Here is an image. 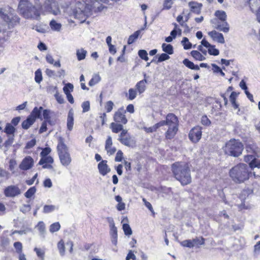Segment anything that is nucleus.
Segmentation results:
<instances>
[{
	"label": "nucleus",
	"instance_id": "f257e3e1",
	"mask_svg": "<svg viewBox=\"0 0 260 260\" xmlns=\"http://www.w3.org/2000/svg\"><path fill=\"white\" fill-rule=\"evenodd\" d=\"M18 10L19 13L24 18H33L38 20L41 14H43V9L41 3L35 2V5L29 1L22 0L19 2Z\"/></svg>",
	"mask_w": 260,
	"mask_h": 260
},
{
	"label": "nucleus",
	"instance_id": "f03ea898",
	"mask_svg": "<svg viewBox=\"0 0 260 260\" xmlns=\"http://www.w3.org/2000/svg\"><path fill=\"white\" fill-rule=\"evenodd\" d=\"M173 176L182 185L189 184L191 181L190 171L187 164L183 162H176L172 165Z\"/></svg>",
	"mask_w": 260,
	"mask_h": 260
},
{
	"label": "nucleus",
	"instance_id": "7ed1b4c3",
	"mask_svg": "<svg viewBox=\"0 0 260 260\" xmlns=\"http://www.w3.org/2000/svg\"><path fill=\"white\" fill-rule=\"evenodd\" d=\"M164 125L168 126L166 132V138L168 139H172L178 130V118L173 113H169L167 115L165 120L160 121L151 127L153 132H155L158 128Z\"/></svg>",
	"mask_w": 260,
	"mask_h": 260
},
{
	"label": "nucleus",
	"instance_id": "20e7f679",
	"mask_svg": "<svg viewBox=\"0 0 260 260\" xmlns=\"http://www.w3.org/2000/svg\"><path fill=\"white\" fill-rule=\"evenodd\" d=\"M164 125L168 126L166 132V138L168 139H172L178 130V118L173 113H169L167 115L165 120L160 121L151 127L153 132H155L158 128Z\"/></svg>",
	"mask_w": 260,
	"mask_h": 260
},
{
	"label": "nucleus",
	"instance_id": "39448f33",
	"mask_svg": "<svg viewBox=\"0 0 260 260\" xmlns=\"http://www.w3.org/2000/svg\"><path fill=\"white\" fill-rule=\"evenodd\" d=\"M164 125L168 126L166 132V138L168 139H172L178 130V118L173 113H169L167 115L165 120L160 121L151 127L153 132H155L158 128Z\"/></svg>",
	"mask_w": 260,
	"mask_h": 260
},
{
	"label": "nucleus",
	"instance_id": "423d86ee",
	"mask_svg": "<svg viewBox=\"0 0 260 260\" xmlns=\"http://www.w3.org/2000/svg\"><path fill=\"white\" fill-rule=\"evenodd\" d=\"M229 176L235 183L244 182L249 178L247 165L245 164H239L233 167L229 171Z\"/></svg>",
	"mask_w": 260,
	"mask_h": 260
},
{
	"label": "nucleus",
	"instance_id": "0eeeda50",
	"mask_svg": "<svg viewBox=\"0 0 260 260\" xmlns=\"http://www.w3.org/2000/svg\"><path fill=\"white\" fill-rule=\"evenodd\" d=\"M15 11L7 6L0 8V17L9 25L13 26L19 23L20 18L15 14Z\"/></svg>",
	"mask_w": 260,
	"mask_h": 260
},
{
	"label": "nucleus",
	"instance_id": "6e6552de",
	"mask_svg": "<svg viewBox=\"0 0 260 260\" xmlns=\"http://www.w3.org/2000/svg\"><path fill=\"white\" fill-rule=\"evenodd\" d=\"M225 153L228 155L237 157L242 154L243 145L239 140L231 139L226 143L223 148Z\"/></svg>",
	"mask_w": 260,
	"mask_h": 260
},
{
	"label": "nucleus",
	"instance_id": "1a4fd4ad",
	"mask_svg": "<svg viewBox=\"0 0 260 260\" xmlns=\"http://www.w3.org/2000/svg\"><path fill=\"white\" fill-rule=\"evenodd\" d=\"M57 149L60 163L64 167L68 166L72 161V158L68 151V148L64 143L62 138L59 139Z\"/></svg>",
	"mask_w": 260,
	"mask_h": 260
},
{
	"label": "nucleus",
	"instance_id": "9d476101",
	"mask_svg": "<svg viewBox=\"0 0 260 260\" xmlns=\"http://www.w3.org/2000/svg\"><path fill=\"white\" fill-rule=\"evenodd\" d=\"M42 7L43 14L45 12H48L57 15L60 13L58 4L55 0H46Z\"/></svg>",
	"mask_w": 260,
	"mask_h": 260
},
{
	"label": "nucleus",
	"instance_id": "9b49d317",
	"mask_svg": "<svg viewBox=\"0 0 260 260\" xmlns=\"http://www.w3.org/2000/svg\"><path fill=\"white\" fill-rule=\"evenodd\" d=\"M107 220L109 224L110 235L111 236V240L113 244L116 246L117 244V229L115 225L114 221L113 218L108 217Z\"/></svg>",
	"mask_w": 260,
	"mask_h": 260
},
{
	"label": "nucleus",
	"instance_id": "f8f14e48",
	"mask_svg": "<svg viewBox=\"0 0 260 260\" xmlns=\"http://www.w3.org/2000/svg\"><path fill=\"white\" fill-rule=\"evenodd\" d=\"M202 135V127L200 126H197L190 131L188 137L192 142L196 143L201 139Z\"/></svg>",
	"mask_w": 260,
	"mask_h": 260
},
{
	"label": "nucleus",
	"instance_id": "ddd939ff",
	"mask_svg": "<svg viewBox=\"0 0 260 260\" xmlns=\"http://www.w3.org/2000/svg\"><path fill=\"white\" fill-rule=\"evenodd\" d=\"M211 23L213 24V26L215 28L220 31L225 33L229 31L230 27L227 22H224V23H222L216 18L211 20Z\"/></svg>",
	"mask_w": 260,
	"mask_h": 260
},
{
	"label": "nucleus",
	"instance_id": "4468645a",
	"mask_svg": "<svg viewBox=\"0 0 260 260\" xmlns=\"http://www.w3.org/2000/svg\"><path fill=\"white\" fill-rule=\"evenodd\" d=\"M125 113L126 111L123 108H119L114 114L113 117L114 120L117 123H120L123 124H126L127 122V120L125 115Z\"/></svg>",
	"mask_w": 260,
	"mask_h": 260
},
{
	"label": "nucleus",
	"instance_id": "2eb2a0df",
	"mask_svg": "<svg viewBox=\"0 0 260 260\" xmlns=\"http://www.w3.org/2000/svg\"><path fill=\"white\" fill-rule=\"evenodd\" d=\"M34 162L33 158L30 156H27L23 159L19 165V168L24 171L28 170L32 167Z\"/></svg>",
	"mask_w": 260,
	"mask_h": 260
},
{
	"label": "nucleus",
	"instance_id": "dca6fc26",
	"mask_svg": "<svg viewBox=\"0 0 260 260\" xmlns=\"http://www.w3.org/2000/svg\"><path fill=\"white\" fill-rule=\"evenodd\" d=\"M5 194L7 197H14L20 193L19 188L15 186H10L5 189Z\"/></svg>",
	"mask_w": 260,
	"mask_h": 260
},
{
	"label": "nucleus",
	"instance_id": "f3484780",
	"mask_svg": "<svg viewBox=\"0 0 260 260\" xmlns=\"http://www.w3.org/2000/svg\"><path fill=\"white\" fill-rule=\"evenodd\" d=\"M107 163V160H102L98 165L99 173L103 176H105L111 171Z\"/></svg>",
	"mask_w": 260,
	"mask_h": 260
},
{
	"label": "nucleus",
	"instance_id": "a211bd4d",
	"mask_svg": "<svg viewBox=\"0 0 260 260\" xmlns=\"http://www.w3.org/2000/svg\"><path fill=\"white\" fill-rule=\"evenodd\" d=\"M118 140L123 145L128 147H133L136 144L135 140L129 135L122 138H118Z\"/></svg>",
	"mask_w": 260,
	"mask_h": 260
},
{
	"label": "nucleus",
	"instance_id": "6ab92c4d",
	"mask_svg": "<svg viewBox=\"0 0 260 260\" xmlns=\"http://www.w3.org/2000/svg\"><path fill=\"white\" fill-rule=\"evenodd\" d=\"M208 35L211 37L213 40L216 41L219 43L223 44L225 42L223 35L215 30L209 32Z\"/></svg>",
	"mask_w": 260,
	"mask_h": 260
},
{
	"label": "nucleus",
	"instance_id": "aec40b11",
	"mask_svg": "<svg viewBox=\"0 0 260 260\" xmlns=\"http://www.w3.org/2000/svg\"><path fill=\"white\" fill-rule=\"evenodd\" d=\"M188 6L190 8V11L196 14H200L203 5L196 2H190L188 3Z\"/></svg>",
	"mask_w": 260,
	"mask_h": 260
},
{
	"label": "nucleus",
	"instance_id": "412c9836",
	"mask_svg": "<svg viewBox=\"0 0 260 260\" xmlns=\"http://www.w3.org/2000/svg\"><path fill=\"white\" fill-rule=\"evenodd\" d=\"M74 125V111L72 109L69 111L67 118V128L70 131L73 129Z\"/></svg>",
	"mask_w": 260,
	"mask_h": 260
},
{
	"label": "nucleus",
	"instance_id": "4be33fe9",
	"mask_svg": "<svg viewBox=\"0 0 260 260\" xmlns=\"http://www.w3.org/2000/svg\"><path fill=\"white\" fill-rule=\"evenodd\" d=\"M144 76L145 79L138 82L136 85V87L139 94L143 93L146 89V84L147 83V80L145 79L146 77V74H144Z\"/></svg>",
	"mask_w": 260,
	"mask_h": 260
},
{
	"label": "nucleus",
	"instance_id": "5701e85b",
	"mask_svg": "<svg viewBox=\"0 0 260 260\" xmlns=\"http://www.w3.org/2000/svg\"><path fill=\"white\" fill-rule=\"evenodd\" d=\"M246 150L249 153H252L256 156H258V153L260 152V149L255 144H249L246 146Z\"/></svg>",
	"mask_w": 260,
	"mask_h": 260
},
{
	"label": "nucleus",
	"instance_id": "b1692460",
	"mask_svg": "<svg viewBox=\"0 0 260 260\" xmlns=\"http://www.w3.org/2000/svg\"><path fill=\"white\" fill-rule=\"evenodd\" d=\"M35 122L34 119L28 116L26 119L24 120L22 123V127L24 129H27Z\"/></svg>",
	"mask_w": 260,
	"mask_h": 260
},
{
	"label": "nucleus",
	"instance_id": "393cba45",
	"mask_svg": "<svg viewBox=\"0 0 260 260\" xmlns=\"http://www.w3.org/2000/svg\"><path fill=\"white\" fill-rule=\"evenodd\" d=\"M215 16L221 22L224 23L226 22V14L223 11L217 10L215 12Z\"/></svg>",
	"mask_w": 260,
	"mask_h": 260
},
{
	"label": "nucleus",
	"instance_id": "a878e982",
	"mask_svg": "<svg viewBox=\"0 0 260 260\" xmlns=\"http://www.w3.org/2000/svg\"><path fill=\"white\" fill-rule=\"evenodd\" d=\"M42 109L43 108L42 107H40L39 108L36 107L34 108L29 116H30L31 118H33L35 121H36L37 118H39L40 117Z\"/></svg>",
	"mask_w": 260,
	"mask_h": 260
},
{
	"label": "nucleus",
	"instance_id": "bb28decb",
	"mask_svg": "<svg viewBox=\"0 0 260 260\" xmlns=\"http://www.w3.org/2000/svg\"><path fill=\"white\" fill-rule=\"evenodd\" d=\"M249 5L251 10L255 12L260 7V0H249Z\"/></svg>",
	"mask_w": 260,
	"mask_h": 260
},
{
	"label": "nucleus",
	"instance_id": "cd10ccee",
	"mask_svg": "<svg viewBox=\"0 0 260 260\" xmlns=\"http://www.w3.org/2000/svg\"><path fill=\"white\" fill-rule=\"evenodd\" d=\"M122 124L120 123L112 122L110 124V128L113 133H118L123 128Z\"/></svg>",
	"mask_w": 260,
	"mask_h": 260
},
{
	"label": "nucleus",
	"instance_id": "c85d7f7f",
	"mask_svg": "<svg viewBox=\"0 0 260 260\" xmlns=\"http://www.w3.org/2000/svg\"><path fill=\"white\" fill-rule=\"evenodd\" d=\"M183 64L190 69L194 70H199L200 67L198 65L194 64L192 62L189 60L188 59H184L183 61Z\"/></svg>",
	"mask_w": 260,
	"mask_h": 260
},
{
	"label": "nucleus",
	"instance_id": "c756f323",
	"mask_svg": "<svg viewBox=\"0 0 260 260\" xmlns=\"http://www.w3.org/2000/svg\"><path fill=\"white\" fill-rule=\"evenodd\" d=\"M54 162L53 158L51 156L41 157L39 161V165H44L46 164H53Z\"/></svg>",
	"mask_w": 260,
	"mask_h": 260
},
{
	"label": "nucleus",
	"instance_id": "7c9ffc66",
	"mask_svg": "<svg viewBox=\"0 0 260 260\" xmlns=\"http://www.w3.org/2000/svg\"><path fill=\"white\" fill-rule=\"evenodd\" d=\"M87 54V51L83 48L77 49L76 51V55L78 60L80 61L85 58Z\"/></svg>",
	"mask_w": 260,
	"mask_h": 260
},
{
	"label": "nucleus",
	"instance_id": "2f4dec72",
	"mask_svg": "<svg viewBox=\"0 0 260 260\" xmlns=\"http://www.w3.org/2000/svg\"><path fill=\"white\" fill-rule=\"evenodd\" d=\"M49 25L52 30L56 31H59L60 30L61 24L59 23H57L55 20H52Z\"/></svg>",
	"mask_w": 260,
	"mask_h": 260
},
{
	"label": "nucleus",
	"instance_id": "473e14b6",
	"mask_svg": "<svg viewBox=\"0 0 260 260\" xmlns=\"http://www.w3.org/2000/svg\"><path fill=\"white\" fill-rule=\"evenodd\" d=\"M161 47L163 51L167 54L171 55L173 53V47L172 45L163 43Z\"/></svg>",
	"mask_w": 260,
	"mask_h": 260
},
{
	"label": "nucleus",
	"instance_id": "72a5a7b5",
	"mask_svg": "<svg viewBox=\"0 0 260 260\" xmlns=\"http://www.w3.org/2000/svg\"><path fill=\"white\" fill-rule=\"evenodd\" d=\"M58 209V207H56L55 205H45L43 207V212L44 213L47 214L53 212L55 210H57Z\"/></svg>",
	"mask_w": 260,
	"mask_h": 260
},
{
	"label": "nucleus",
	"instance_id": "f704fd0d",
	"mask_svg": "<svg viewBox=\"0 0 260 260\" xmlns=\"http://www.w3.org/2000/svg\"><path fill=\"white\" fill-rule=\"evenodd\" d=\"M15 132V127L10 123H7L4 129V132L9 136L14 135Z\"/></svg>",
	"mask_w": 260,
	"mask_h": 260
},
{
	"label": "nucleus",
	"instance_id": "c9c22d12",
	"mask_svg": "<svg viewBox=\"0 0 260 260\" xmlns=\"http://www.w3.org/2000/svg\"><path fill=\"white\" fill-rule=\"evenodd\" d=\"M190 54L191 56L197 60L202 61L206 59V58L198 51L193 50L191 52Z\"/></svg>",
	"mask_w": 260,
	"mask_h": 260
},
{
	"label": "nucleus",
	"instance_id": "e433bc0d",
	"mask_svg": "<svg viewBox=\"0 0 260 260\" xmlns=\"http://www.w3.org/2000/svg\"><path fill=\"white\" fill-rule=\"evenodd\" d=\"M101 80V78L99 74H95L90 79L88 83L90 86H93L98 83Z\"/></svg>",
	"mask_w": 260,
	"mask_h": 260
},
{
	"label": "nucleus",
	"instance_id": "4c0bfd02",
	"mask_svg": "<svg viewBox=\"0 0 260 260\" xmlns=\"http://www.w3.org/2000/svg\"><path fill=\"white\" fill-rule=\"evenodd\" d=\"M140 32V30H137L135 31L133 34L131 35L128 38L127 44L130 45L133 43L138 38Z\"/></svg>",
	"mask_w": 260,
	"mask_h": 260
},
{
	"label": "nucleus",
	"instance_id": "58836bf2",
	"mask_svg": "<svg viewBox=\"0 0 260 260\" xmlns=\"http://www.w3.org/2000/svg\"><path fill=\"white\" fill-rule=\"evenodd\" d=\"M37 228H38L40 235L43 236L44 237V235L46 233V228L45 223L43 221H39L37 225Z\"/></svg>",
	"mask_w": 260,
	"mask_h": 260
},
{
	"label": "nucleus",
	"instance_id": "ea45409f",
	"mask_svg": "<svg viewBox=\"0 0 260 260\" xmlns=\"http://www.w3.org/2000/svg\"><path fill=\"white\" fill-rule=\"evenodd\" d=\"M36 187L32 186L29 188L24 193V196L28 199L30 198L36 192Z\"/></svg>",
	"mask_w": 260,
	"mask_h": 260
},
{
	"label": "nucleus",
	"instance_id": "a19ab883",
	"mask_svg": "<svg viewBox=\"0 0 260 260\" xmlns=\"http://www.w3.org/2000/svg\"><path fill=\"white\" fill-rule=\"evenodd\" d=\"M181 43L183 46L184 49L185 50L189 49L192 47V44L189 42L188 39L186 37L183 38Z\"/></svg>",
	"mask_w": 260,
	"mask_h": 260
},
{
	"label": "nucleus",
	"instance_id": "79ce46f5",
	"mask_svg": "<svg viewBox=\"0 0 260 260\" xmlns=\"http://www.w3.org/2000/svg\"><path fill=\"white\" fill-rule=\"evenodd\" d=\"M35 81L37 83H40L43 79L41 70L40 69H38L35 72Z\"/></svg>",
	"mask_w": 260,
	"mask_h": 260
},
{
	"label": "nucleus",
	"instance_id": "37998d69",
	"mask_svg": "<svg viewBox=\"0 0 260 260\" xmlns=\"http://www.w3.org/2000/svg\"><path fill=\"white\" fill-rule=\"evenodd\" d=\"M74 86L72 84L68 83L66 84L63 88V92L66 94L71 93V91H73Z\"/></svg>",
	"mask_w": 260,
	"mask_h": 260
},
{
	"label": "nucleus",
	"instance_id": "c03bdc74",
	"mask_svg": "<svg viewBox=\"0 0 260 260\" xmlns=\"http://www.w3.org/2000/svg\"><path fill=\"white\" fill-rule=\"evenodd\" d=\"M60 225L58 222H55L50 226L49 231L51 233H54L59 230Z\"/></svg>",
	"mask_w": 260,
	"mask_h": 260
},
{
	"label": "nucleus",
	"instance_id": "a18cd8bd",
	"mask_svg": "<svg viewBox=\"0 0 260 260\" xmlns=\"http://www.w3.org/2000/svg\"><path fill=\"white\" fill-rule=\"evenodd\" d=\"M122 229L125 235L129 236L132 234V230L129 224L124 223L122 225Z\"/></svg>",
	"mask_w": 260,
	"mask_h": 260
},
{
	"label": "nucleus",
	"instance_id": "49530a36",
	"mask_svg": "<svg viewBox=\"0 0 260 260\" xmlns=\"http://www.w3.org/2000/svg\"><path fill=\"white\" fill-rule=\"evenodd\" d=\"M57 248L59 250L60 254L63 256L65 252V247L63 241L61 240L57 244Z\"/></svg>",
	"mask_w": 260,
	"mask_h": 260
},
{
	"label": "nucleus",
	"instance_id": "de8ad7c7",
	"mask_svg": "<svg viewBox=\"0 0 260 260\" xmlns=\"http://www.w3.org/2000/svg\"><path fill=\"white\" fill-rule=\"evenodd\" d=\"M175 0H165L163 4V10H169L171 8Z\"/></svg>",
	"mask_w": 260,
	"mask_h": 260
},
{
	"label": "nucleus",
	"instance_id": "09e8293b",
	"mask_svg": "<svg viewBox=\"0 0 260 260\" xmlns=\"http://www.w3.org/2000/svg\"><path fill=\"white\" fill-rule=\"evenodd\" d=\"M192 241L194 245H202L205 244V239L203 237H196Z\"/></svg>",
	"mask_w": 260,
	"mask_h": 260
},
{
	"label": "nucleus",
	"instance_id": "8fccbe9b",
	"mask_svg": "<svg viewBox=\"0 0 260 260\" xmlns=\"http://www.w3.org/2000/svg\"><path fill=\"white\" fill-rule=\"evenodd\" d=\"M138 55L141 59L145 61H147L149 59L148 53L145 50H140L138 51Z\"/></svg>",
	"mask_w": 260,
	"mask_h": 260
},
{
	"label": "nucleus",
	"instance_id": "3c124183",
	"mask_svg": "<svg viewBox=\"0 0 260 260\" xmlns=\"http://www.w3.org/2000/svg\"><path fill=\"white\" fill-rule=\"evenodd\" d=\"M249 166L251 169L253 168L260 169V160L255 157L252 161L249 164Z\"/></svg>",
	"mask_w": 260,
	"mask_h": 260
},
{
	"label": "nucleus",
	"instance_id": "603ef678",
	"mask_svg": "<svg viewBox=\"0 0 260 260\" xmlns=\"http://www.w3.org/2000/svg\"><path fill=\"white\" fill-rule=\"evenodd\" d=\"M181 244L184 247L188 248H192L194 246V244L191 240H184L181 243Z\"/></svg>",
	"mask_w": 260,
	"mask_h": 260
},
{
	"label": "nucleus",
	"instance_id": "864d4df0",
	"mask_svg": "<svg viewBox=\"0 0 260 260\" xmlns=\"http://www.w3.org/2000/svg\"><path fill=\"white\" fill-rule=\"evenodd\" d=\"M14 135L8 136V140L4 144L5 147L8 148L12 145L14 142Z\"/></svg>",
	"mask_w": 260,
	"mask_h": 260
},
{
	"label": "nucleus",
	"instance_id": "5fc2aeb1",
	"mask_svg": "<svg viewBox=\"0 0 260 260\" xmlns=\"http://www.w3.org/2000/svg\"><path fill=\"white\" fill-rule=\"evenodd\" d=\"M214 47V45H212V47H210L208 48V53L210 55L216 56L219 54V51L218 49L215 48Z\"/></svg>",
	"mask_w": 260,
	"mask_h": 260
},
{
	"label": "nucleus",
	"instance_id": "6e6d98bb",
	"mask_svg": "<svg viewBox=\"0 0 260 260\" xmlns=\"http://www.w3.org/2000/svg\"><path fill=\"white\" fill-rule=\"evenodd\" d=\"M50 111L49 110H44L43 112V116L45 119L44 121H47L48 123H51L50 121Z\"/></svg>",
	"mask_w": 260,
	"mask_h": 260
},
{
	"label": "nucleus",
	"instance_id": "4d7b16f0",
	"mask_svg": "<svg viewBox=\"0 0 260 260\" xmlns=\"http://www.w3.org/2000/svg\"><path fill=\"white\" fill-rule=\"evenodd\" d=\"M137 96V91L136 89L133 88H130L128 90V98L130 100H133L136 98Z\"/></svg>",
	"mask_w": 260,
	"mask_h": 260
},
{
	"label": "nucleus",
	"instance_id": "13d9d810",
	"mask_svg": "<svg viewBox=\"0 0 260 260\" xmlns=\"http://www.w3.org/2000/svg\"><path fill=\"white\" fill-rule=\"evenodd\" d=\"M170 58V56L168 54L162 53L158 57L157 62H160L165 60H167Z\"/></svg>",
	"mask_w": 260,
	"mask_h": 260
},
{
	"label": "nucleus",
	"instance_id": "bf43d9fd",
	"mask_svg": "<svg viewBox=\"0 0 260 260\" xmlns=\"http://www.w3.org/2000/svg\"><path fill=\"white\" fill-rule=\"evenodd\" d=\"M34 251L36 252V254L39 257L41 258L42 260L44 259L45 252L43 250L36 247L34 248Z\"/></svg>",
	"mask_w": 260,
	"mask_h": 260
},
{
	"label": "nucleus",
	"instance_id": "052dcab7",
	"mask_svg": "<svg viewBox=\"0 0 260 260\" xmlns=\"http://www.w3.org/2000/svg\"><path fill=\"white\" fill-rule=\"evenodd\" d=\"M14 247L17 253H21L22 251V245L20 242H16L14 243Z\"/></svg>",
	"mask_w": 260,
	"mask_h": 260
},
{
	"label": "nucleus",
	"instance_id": "680f3d73",
	"mask_svg": "<svg viewBox=\"0 0 260 260\" xmlns=\"http://www.w3.org/2000/svg\"><path fill=\"white\" fill-rule=\"evenodd\" d=\"M81 106L83 109V113L87 112L90 110V103L89 101L84 102L82 103Z\"/></svg>",
	"mask_w": 260,
	"mask_h": 260
},
{
	"label": "nucleus",
	"instance_id": "e2e57ef3",
	"mask_svg": "<svg viewBox=\"0 0 260 260\" xmlns=\"http://www.w3.org/2000/svg\"><path fill=\"white\" fill-rule=\"evenodd\" d=\"M31 230L29 228H26V229L23 230H20V231H14L12 232L11 235H13L15 234H19V235H23V234H26L28 232H30Z\"/></svg>",
	"mask_w": 260,
	"mask_h": 260
},
{
	"label": "nucleus",
	"instance_id": "0e129e2a",
	"mask_svg": "<svg viewBox=\"0 0 260 260\" xmlns=\"http://www.w3.org/2000/svg\"><path fill=\"white\" fill-rule=\"evenodd\" d=\"M0 177L8 179L9 178V173L5 170L0 168Z\"/></svg>",
	"mask_w": 260,
	"mask_h": 260
},
{
	"label": "nucleus",
	"instance_id": "69168bd1",
	"mask_svg": "<svg viewBox=\"0 0 260 260\" xmlns=\"http://www.w3.org/2000/svg\"><path fill=\"white\" fill-rule=\"evenodd\" d=\"M51 148L49 147L44 148L40 153L41 157L48 156V154L51 152Z\"/></svg>",
	"mask_w": 260,
	"mask_h": 260
},
{
	"label": "nucleus",
	"instance_id": "338daca9",
	"mask_svg": "<svg viewBox=\"0 0 260 260\" xmlns=\"http://www.w3.org/2000/svg\"><path fill=\"white\" fill-rule=\"evenodd\" d=\"M113 106H114V104L112 101H109L107 102L106 103V105L105 106V108H106L107 112H108V113L110 112L113 109Z\"/></svg>",
	"mask_w": 260,
	"mask_h": 260
},
{
	"label": "nucleus",
	"instance_id": "774afa93",
	"mask_svg": "<svg viewBox=\"0 0 260 260\" xmlns=\"http://www.w3.org/2000/svg\"><path fill=\"white\" fill-rule=\"evenodd\" d=\"M201 123L202 124L204 125H209L211 123L210 120L209 119V118L207 117V116H202L201 118Z\"/></svg>",
	"mask_w": 260,
	"mask_h": 260
}]
</instances>
